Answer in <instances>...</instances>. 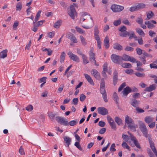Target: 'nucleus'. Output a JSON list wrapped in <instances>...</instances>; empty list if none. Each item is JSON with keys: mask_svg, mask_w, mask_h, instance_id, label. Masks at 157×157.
<instances>
[{"mask_svg": "<svg viewBox=\"0 0 157 157\" xmlns=\"http://www.w3.org/2000/svg\"><path fill=\"white\" fill-rule=\"evenodd\" d=\"M138 122L139 125L140 130L143 133L144 136L146 138H149V137H151L150 134H148L147 130L145 124L142 121L138 120Z\"/></svg>", "mask_w": 157, "mask_h": 157, "instance_id": "obj_1", "label": "nucleus"}, {"mask_svg": "<svg viewBox=\"0 0 157 157\" xmlns=\"http://www.w3.org/2000/svg\"><path fill=\"white\" fill-rule=\"evenodd\" d=\"M75 6H76V5L75 3H73V5H70V10H68L67 12L68 15L72 19H74L75 17L77 16V13L75 8Z\"/></svg>", "mask_w": 157, "mask_h": 157, "instance_id": "obj_2", "label": "nucleus"}, {"mask_svg": "<svg viewBox=\"0 0 157 157\" xmlns=\"http://www.w3.org/2000/svg\"><path fill=\"white\" fill-rule=\"evenodd\" d=\"M94 37L97 41L98 47L99 49H100L101 48V43L98 35L99 32L98 28V26L97 25H95L94 27Z\"/></svg>", "mask_w": 157, "mask_h": 157, "instance_id": "obj_3", "label": "nucleus"}, {"mask_svg": "<svg viewBox=\"0 0 157 157\" xmlns=\"http://www.w3.org/2000/svg\"><path fill=\"white\" fill-rule=\"evenodd\" d=\"M55 119L56 121L61 124L65 126L69 125L67 120L64 117L58 116L56 117Z\"/></svg>", "mask_w": 157, "mask_h": 157, "instance_id": "obj_4", "label": "nucleus"}, {"mask_svg": "<svg viewBox=\"0 0 157 157\" xmlns=\"http://www.w3.org/2000/svg\"><path fill=\"white\" fill-rule=\"evenodd\" d=\"M127 28L124 26L121 27L119 29V30L121 32L119 33V35L123 37H126L127 36H129V32L126 31Z\"/></svg>", "mask_w": 157, "mask_h": 157, "instance_id": "obj_5", "label": "nucleus"}, {"mask_svg": "<svg viewBox=\"0 0 157 157\" xmlns=\"http://www.w3.org/2000/svg\"><path fill=\"white\" fill-rule=\"evenodd\" d=\"M121 63H122L123 60L125 61H130L133 63L136 62V59L134 58L131 57L129 56L126 54H124L122 56H121Z\"/></svg>", "mask_w": 157, "mask_h": 157, "instance_id": "obj_6", "label": "nucleus"}, {"mask_svg": "<svg viewBox=\"0 0 157 157\" xmlns=\"http://www.w3.org/2000/svg\"><path fill=\"white\" fill-rule=\"evenodd\" d=\"M111 59L113 62L118 64H121V56L113 54L111 56Z\"/></svg>", "mask_w": 157, "mask_h": 157, "instance_id": "obj_7", "label": "nucleus"}, {"mask_svg": "<svg viewBox=\"0 0 157 157\" xmlns=\"http://www.w3.org/2000/svg\"><path fill=\"white\" fill-rule=\"evenodd\" d=\"M124 8L123 6L113 4L112 5L111 9L114 12H119L123 10Z\"/></svg>", "mask_w": 157, "mask_h": 157, "instance_id": "obj_8", "label": "nucleus"}, {"mask_svg": "<svg viewBox=\"0 0 157 157\" xmlns=\"http://www.w3.org/2000/svg\"><path fill=\"white\" fill-rule=\"evenodd\" d=\"M68 55L70 59L73 61L77 63L79 62L80 60L78 57L77 56L73 54L72 52H69L68 53Z\"/></svg>", "mask_w": 157, "mask_h": 157, "instance_id": "obj_9", "label": "nucleus"}, {"mask_svg": "<svg viewBox=\"0 0 157 157\" xmlns=\"http://www.w3.org/2000/svg\"><path fill=\"white\" fill-rule=\"evenodd\" d=\"M148 139L150 147L151 148L154 153L155 154V156H157V151L156 150L154 144L152 141L151 137H150L149 136Z\"/></svg>", "mask_w": 157, "mask_h": 157, "instance_id": "obj_10", "label": "nucleus"}, {"mask_svg": "<svg viewBox=\"0 0 157 157\" xmlns=\"http://www.w3.org/2000/svg\"><path fill=\"white\" fill-rule=\"evenodd\" d=\"M100 92L102 95L104 101L106 102H107V94L105 88H100Z\"/></svg>", "mask_w": 157, "mask_h": 157, "instance_id": "obj_11", "label": "nucleus"}, {"mask_svg": "<svg viewBox=\"0 0 157 157\" xmlns=\"http://www.w3.org/2000/svg\"><path fill=\"white\" fill-rule=\"evenodd\" d=\"M98 113L102 115H105L108 113L107 109L104 107H99L98 108Z\"/></svg>", "mask_w": 157, "mask_h": 157, "instance_id": "obj_12", "label": "nucleus"}, {"mask_svg": "<svg viewBox=\"0 0 157 157\" xmlns=\"http://www.w3.org/2000/svg\"><path fill=\"white\" fill-rule=\"evenodd\" d=\"M91 20L88 23H87L86 24L83 25L82 26L84 28L88 29L92 28L94 25V22L93 19L92 17H90Z\"/></svg>", "mask_w": 157, "mask_h": 157, "instance_id": "obj_13", "label": "nucleus"}, {"mask_svg": "<svg viewBox=\"0 0 157 157\" xmlns=\"http://www.w3.org/2000/svg\"><path fill=\"white\" fill-rule=\"evenodd\" d=\"M125 123L127 124L128 126L131 124H134V121L128 115H126L125 119Z\"/></svg>", "mask_w": 157, "mask_h": 157, "instance_id": "obj_14", "label": "nucleus"}, {"mask_svg": "<svg viewBox=\"0 0 157 157\" xmlns=\"http://www.w3.org/2000/svg\"><path fill=\"white\" fill-rule=\"evenodd\" d=\"M94 50V49L93 47L90 48L89 55L90 56L89 59L91 61H92V60H94V59H95V54L93 52Z\"/></svg>", "mask_w": 157, "mask_h": 157, "instance_id": "obj_15", "label": "nucleus"}, {"mask_svg": "<svg viewBox=\"0 0 157 157\" xmlns=\"http://www.w3.org/2000/svg\"><path fill=\"white\" fill-rule=\"evenodd\" d=\"M130 103L132 106L136 108L139 106L140 103V101L136 99H133L131 100Z\"/></svg>", "mask_w": 157, "mask_h": 157, "instance_id": "obj_16", "label": "nucleus"}, {"mask_svg": "<svg viewBox=\"0 0 157 157\" xmlns=\"http://www.w3.org/2000/svg\"><path fill=\"white\" fill-rule=\"evenodd\" d=\"M132 91V90L129 86H127L124 88L122 93L124 96H126L128 94Z\"/></svg>", "mask_w": 157, "mask_h": 157, "instance_id": "obj_17", "label": "nucleus"}, {"mask_svg": "<svg viewBox=\"0 0 157 157\" xmlns=\"http://www.w3.org/2000/svg\"><path fill=\"white\" fill-rule=\"evenodd\" d=\"M91 74L93 75L97 79H99L100 78L99 73L95 69H93L91 71Z\"/></svg>", "mask_w": 157, "mask_h": 157, "instance_id": "obj_18", "label": "nucleus"}, {"mask_svg": "<svg viewBox=\"0 0 157 157\" xmlns=\"http://www.w3.org/2000/svg\"><path fill=\"white\" fill-rule=\"evenodd\" d=\"M113 83L114 85H115L117 83L118 79L117 72L116 70H115L113 73Z\"/></svg>", "mask_w": 157, "mask_h": 157, "instance_id": "obj_19", "label": "nucleus"}, {"mask_svg": "<svg viewBox=\"0 0 157 157\" xmlns=\"http://www.w3.org/2000/svg\"><path fill=\"white\" fill-rule=\"evenodd\" d=\"M64 143L66 144V146L68 147L71 142V139L68 136H65L63 138Z\"/></svg>", "mask_w": 157, "mask_h": 157, "instance_id": "obj_20", "label": "nucleus"}, {"mask_svg": "<svg viewBox=\"0 0 157 157\" xmlns=\"http://www.w3.org/2000/svg\"><path fill=\"white\" fill-rule=\"evenodd\" d=\"M131 140L133 142L134 144L137 148H141L140 144L135 136H131Z\"/></svg>", "mask_w": 157, "mask_h": 157, "instance_id": "obj_21", "label": "nucleus"}, {"mask_svg": "<svg viewBox=\"0 0 157 157\" xmlns=\"http://www.w3.org/2000/svg\"><path fill=\"white\" fill-rule=\"evenodd\" d=\"M157 85L155 84H153L146 87L145 90L147 91L150 92L155 89Z\"/></svg>", "mask_w": 157, "mask_h": 157, "instance_id": "obj_22", "label": "nucleus"}, {"mask_svg": "<svg viewBox=\"0 0 157 157\" xmlns=\"http://www.w3.org/2000/svg\"><path fill=\"white\" fill-rule=\"evenodd\" d=\"M109 40L108 36H106L104 40V45L106 49H108L109 46Z\"/></svg>", "mask_w": 157, "mask_h": 157, "instance_id": "obj_23", "label": "nucleus"}, {"mask_svg": "<svg viewBox=\"0 0 157 157\" xmlns=\"http://www.w3.org/2000/svg\"><path fill=\"white\" fill-rule=\"evenodd\" d=\"M84 75L85 78H86L87 81L91 84L94 85V83L91 77L87 74H84Z\"/></svg>", "mask_w": 157, "mask_h": 157, "instance_id": "obj_24", "label": "nucleus"}, {"mask_svg": "<svg viewBox=\"0 0 157 157\" xmlns=\"http://www.w3.org/2000/svg\"><path fill=\"white\" fill-rule=\"evenodd\" d=\"M113 48L118 50L121 51L123 49V47L118 43H115L113 44Z\"/></svg>", "mask_w": 157, "mask_h": 157, "instance_id": "obj_25", "label": "nucleus"}, {"mask_svg": "<svg viewBox=\"0 0 157 157\" xmlns=\"http://www.w3.org/2000/svg\"><path fill=\"white\" fill-rule=\"evenodd\" d=\"M154 120L153 117L151 116H147L144 118V121L147 123H149L152 122Z\"/></svg>", "mask_w": 157, "mask_h": 157, "instance_id": "obj_26", "label": "nucleus"}, {"mask_svg": "<svg viewBox=\"0 0 157 157\" xmlns=\"http://www.w3.org/2000/svg\"><path fill=\"white\" fill-rule=\"evenodd\" d=\"M137 10H141L145 7V5L144 3H139L136 6Z\"/></svg>", "mask_w": 157, "mask_h": 157, "instance_id": "obj_27", "label": "nucleus"}, {"mask_svg": "<svg viewBox=\"0 0 157 157\" xmlns=\"http://www.w3.org/2000/svg\"><path fill=\"white\" fill-rule=\"evenodd\" d=\"M7 51L6 50H4L0 53V58H4L6 57Z\"/></svg>", "mask_w": 157, "mask_h": 157, "instance_id": "obj_28", "label": "nucleus"}, {"mask_svg": "<svg viewBox=\"0 0 157 157\" xmlns=\"http://www.w3.org/2000/svg\"><path fill=\"white\" fill-rule=\"evenodd\" d=\"M114 120L117 124L119 125L122 124V120L118 117H116L114 118Z\"/></svg>", "mask_w": 157, "mask_h": 157, "instance_id": "obj_29", "label": "nucleus"}, {"mask_svg": "<svg viewBox=\"0 0 157 157\" xmlns=\"http://www.w3.org/2000/svg\"><path fill=\"white\" fill-rule=\"evenodd\" d=\"M145 24L147 25V27L150 29H152L155 27V25L151 23L150 22L148 21H147L145 22Z\"/></svg>", "mask_w": 157, "mask_h": 157, "instance_id": "obj_30", "label": "nucleus"}, {"mask_svg": "<svg viewBox=\"0 0 157 157\" xmlns=\"http://www.w3.org/2000/svg\"><path fill=\"white\" fill-rule=\"evenodd\" d=\"M62 21L60 20H58L57 22H55L54 25V27L56 28H58L61 25Z\"/></svg>", "mask_w": 157, "mask_h": 157, "instance_id": "obj_31", "label": "nucleus"}, {"mask_svg": "<svg viewBox=\"0 0 157 157\" xmlns=\"http://www.w3.org/2000/svg\"><path fill=\"white\" fill-rule=\"evenodd\" d=\"M65 55H66L65 53L64 52H63L61 53L60 57V62L61 63L64 62L65 58Z\"/></svg>", "mask_w": 157, "mask_h": 157, "instance_id": "obj_32", "label": "nucleus"}, {"mask_svg": "<svg viewBox=\"0 0 157 157\" xmlns=\"http://www.w3.org/2000/svg\"><path fill=\"white\" fill-rule=\"evenodd\" d=\"M113 99L116 101V103H118L119 98L117 95V93L115 92H114L113 95Z\"/></svg>", "mask_w": 157, "mask_h": 157, "instance_id": "obj_33", "label": "nucleus"}, {"mask_svg": "<svg viewBox=\"0 0 157 157\" xmlns=\"http://www.w3.org/2000/svg\"><path fill=\"white\" fill-rule=\"evenodd\" d=\"M128 128L132 132H135L136 131V127L134 124H131L128 126Z\"/></svg>", "mask_w": 157, "mask_h": 157, "instance_id": "obj_34", "label": "nucleus"}, {"mask_svg": "<svg viewBox=\"0 0 157 157\" xmlns=\"http://www.w3.org/2000/svg\"><path fill=\"white\" fill-rule=\"evenodd\" d=\"M135 75L137 77L143 78L145 76V75L144 73H141L139 71H136L135 73Z\"/></svg>", "mask_w": 157, "mask_h": 157, "instance_id": "obj_35", "label": "nucleus"}, {"mask_svg": "<svg viewBox=\"0 0 157 157\" xmlns=\"http://www.w3.org/2000/svg\"><path fill=\"white\" fill-rule=\"evenodd\" d=\"M41 12V11H39L38 13H36V16L35 17L34 21L33 22V23H35L38 20L39 18V17L40 16V14Z\"/></svg>", "mask_w": 157, "mask_h": 157, "instance_id": "obj_36", "label": "nucleus"}, {"mask_svg": "<svg viewBox=\"0 0 157 157\" xmlns=\"http://www.w3.org/2000/svg\"><path fill=\"white\" fill-rule=\"evenodd\" d=\"M154 16V14L152 11H150L147 14V17L148 19L152 18Z\"/></svg>", "mask_w": 157, "mask_h": 157, "instance_id": "obj_37", "label": "nucleus"}, {"mask_svg": "<svg viewBox=\"0 0 157 157\" xmlns=\"http://www.w3.org/2000/svg\"><path fill=\"white\" fill-rule=\"evenodd\" d=\"M121 66L125 68H129L132 67L131 64L129 63H124L121 65Z\"/></svg>", "mask_w": 157, "mask_h": 157, "instance_id": "obj_38", "label": "nucleus"}, {"mask_svg": "<svg viewBox=\"0 0 157 157\" xmlns=\"http://www.w3.org/2000/svg\"><path fill=\"white\" fill-rule=\"evenodd\" d=\"M82 58L83 60V62L85 64L89 62L87 60V57L85 55H82Z\"/></svg>", "mask_w": 157, "mask_h": 157, "instance_id": "obj_39", "label": "nucleus"}, {"mask_svg": "<svg viewBox=\"0 0 157 157\" xmlns=\"http://www.w3.org/2000/svg\"><path fill=\"white\" fill-rule=\"evenodd\" d=\"M48 116L50 118V119L52 121H53L54 120V117L56 115V114L53 113H52L49 112L48 113Z\"/></svg>", "mask_w": 157, "mask_h": 157, "instance_id": "obj_40", "label": "nucleus"}, {"mask_svg": "<svg viewBox=\"0 0 157 157\" xmlns=\"http://www.w3.org/2000/svg\"><path fill=\"white\" fill-rule=\"evenodd\" d=\"M121 23V19L119 18L117 20L115 21L113 23V24L115 26H117L120 25Z\"/></svg>", "mask_w": 157, "mask_h": 157, "instance_id": "obj_41", "label": "nucleus"}, {"mask_svg": "<svg viewBox=\"0 0 157 157\" xmlns=\"http://www.w3.org/2000/svg\"><path fill=\"white\" fill-rule=\"evenodd\" d=\"M136 32L138 33L140 35L143 36L145 35V34L144 33L143 30L140 28L136 29Z\"/></svg>", "mask_w": 157, "mask_h": 157, "instance_id": "obj_42", "label": "nucleus"}, {"mask_svg": "<svg viewBox=\"0 0 157 157\" xmlns=\"http://www.w3.org/2000/svg\"><path fill=\"white\" fill-rule=\"evenodd\" d=\"M78 121L77 119H75L70 121L69 123V125L71 126H74L76 125L78 123Z\"/></svg>", "mask_w": 157, "mask_h": 157, "instance_id": "obj_43", "label": "nucleus"}, {"mask_svg": "<svg viewBox=\"0 0 157 157\" xmlns=\"http://www.w3.org/2000/svg\"><path fill=\"white\" fill-rule=\"evenodd\" d=\"M80 38L82 44L84 46L86 45V44L87 43L85 39L82 36H80Z\"/></svg>", "mask_w": 157, "mask_h": 157, "instance_id": "obj_44", "label": "nucleus"}, {"mask_svg": "<svg viewBox=\"0 0 157 157\" xmlns=\"http://www.w3.org/2000/svg\"><path fill=\"white\" fill-rule=\"evenodd\" d=\"M16 7L17 11H20L22 8V4L20 2L18 3L16 5Z\"/></svg>", "mask_w": 157, "mask_h": 157, "instance_id": "obj_45", "label": "nucleus"}, {"mask_svg": "<svg viewBox=\"0 0 157 157\" xmlns=\"http://www.w3.org/2000/svg\"><path fill=\"white\" fill-rule=\"evenodd\" d=\"M147 152L149 156V157H155L153 153H152L150 148H147Z\"/></svg>", "mask_w": 157, "mask_h": 157, "instance_id": "obj_46", "label": "nucleus"}, {"mask_svg": "<svg viewBox=\"0 0 157 157\" xmlns=\"http://www.w3.org/2000/svg\"><path fill=\"white\" fill-rule=\"evenodd\" d=\"M121 145L123 148H125L128 149V150H130V147L127 145V144L125 142H123Z\"/></svg>", "mask_w": 157, "mask_h": 157, "instance_id": "obj_47", "label": "nucleus"}, {"mask_svg": "<svg viewBox=\"0 0 157 157\" xmlns=\"http://www.w3.org/2000/svg\"><path fill=\"white\" fill-rule=\"evenodd\" d=\"M129 39H131L132 38H136V37L133 31H131L129 32Z\"/></svg>", "mask_w": 157, "mask_h": 157, "instance_id": "obj_48", "label": "nucleus"}, {"mask_svg": "<svg viewBox=\"0 0 157 157\" xmlns=\"http://www.w3.org/2000/svg\"><path fill=\"white\" fill-rule=\"evenodd\" d=\"M75 145L80 150L82 151V149L80 144L79 142H76L75 144Z\"/></svg>", "mask_w": 157, "mask_h": 157, "instance_id": "obj_49", "label": "nucleus"}, {"mask_svg": "<svg viewBox=\"0 0 157 157\" xmlns=\"http://www.w3.org/2000/svg\"><path fill=\"white\" fill-rule=\"evenodd\" d=\"M75 28L77 31L79 33L81 34H84L85 33V31L79 27H76Z\"/></svg>", "mask_w": 157, "mask_h": 157, "instance_id": "obj_50", "label": "nucleus"}, {"mask_svg": "<svg viewBox=\"0 0 157 157\" xmlns=\"http://www.w3.org/2000/svg\"><path fill=\"white\" fill-rule=\"evenodd\" d=\"M105 82L104 78H102L101 80L100 87V88H105Z\"/></svg>", "mask_w": 157, "mask_h": 157, "instance_id": "obj_51", "label": "nucleus"}, {"mask_svg": "<svg viewBox=\"0 0 157 157\" xmlns=\"http://www.w3.org/2000/svg\"><path fill=\"white\" fill-rule=\"evenodd\" d=\"M126 86V83L125 82L123 83L119 86L118 89V91L120 92L121 91L122 89Z\"/></svg>", "mask_w": 157, "mask_h": 157, "instance_id": "obj_52", "label": "nucleus"}, {"mask_svg": "<svg viewBox=\"0 0 157 157\" xmlns=\"http://www.w3.org/2000/svg\"><path fill=\"white\" fill-rule=\"evenodd\" d=\"M25 109L28 111H31L33 109V106L32 105H29L25 108Z\"/></svg>", "mask_w": 157, "mask_h": 157, "instance_id": "obj_53", "label": "nucleus"}, {"mask_svg": "<svg viewBox=\"0 0 157 157\" xmlns=\"http://www.w3.org/2000/svg\"><path fill=\"white\" fill-rule=\"evenodd\" d=\"M137 54L139 55H140L143 54V50L139 48H137L136 49Z\"/></svg>", "mask_w": 157, "mask_h": 157, "instance_id": "obj_54", "label": "nucleus"}, {"mask_svg": "<svg viewBox=\"0 0 157 157\" xmlns=\"http://www.w3.org/2000/svg\"><path fill=\"white\" fill-rule=\"evenodd\" d=\"M136 110L139 113H142L144 112V111L143 109L138 107L136 108Z\"/></svg>", "mask_w": 157, "mask_h": 157, "instance_id": "obj_55", "label": "nucleus"}, {"mask_svg": "<svg viewBox=\"0 0 157 157\" xmlns=\"http://www.w3.org/2000/svg\"><path fill=\"white\" fill-rule=\"evenodd\" d=\"M86 98V96L83 94H81L80 96V100L81 101H83Z\"/></svg>", "mask_w": 157, "mask_h": 157, "instance_id": "obj_56", "label": "nucleus"}, {"mask_svg": "<svg viewBox=\"0 0 157 157\" xmlns=\"http://www.w3.org/2000/svg\"><path fill=\"white\" fill-rule=\"evenodd\" d=\"M111 126V128L114 130H116V124L114 122L111 123L109 124Z\"/></svg>", "mask_w": 157, "mask_h": 157, "instance_id": "obj_57", "label": "nucleus"}, {"mask_svg": "<svg viewBox=\"0 0 157 157\" xmlns=\"http://www.w3.org/2000/svg\"><path fill=\"white\" fill-rule=\"evenodd\" d=\"M78 102V98H74L72 101V104L76 105L77 104Z\"/></svg>", "mask_w": 157, "mask_h": 157, "instance_id": "obj_58", "label": "nucleus"}, {"mask_svg": "<svg viewBox=\"0 0 157 157\" xmlns=\"http://www.w3.org/2000/svg\"><path fill=\"white\" fill-rule=\"evenodd\" d=\"M115 145L114 144H112L110 148V151H116V149L115 148Z\"/></svg>", "mask_w": 157, "mask_h": 157, "instance_id": "obj_59", "label": "nucleus"}, {"mask_svg": "<svg viewBox=\"0 0 157 157\" xmlns=\"http://www.w3.org/2000/svg\"><path fill=\"white\" fill-rule=\"evenodd\" d=\"M122 139L125 140V141L128 142L129 139L128 136L127 135L123 134L122 135Z\"/></svg>", "mask_w": 157, "mask_h": 157, "instance_id": "obj_60", "label": "nucleus"}, {"mask_svg": "<svg viewBox=\"0 0 157 157\" xmlns=\"http://www.w3.org/2000/svg\"><path fill=\"white\" fill-rule=\"evenodd\" d=\"M125 50L127 51H132L134 50V48L130 46H127L125 48Z\"/></svg>", "mask_w": 157, "mask_h": 157, "instance_id": "obj_61", "label": "nucleus"}, {"mask_svg": "<svg viewBox=\"0 0 157 157\" xmlns=\"http://www.w3.org/2000/svg\"><path fill=\"white\" fill-rule=\"evenodd\" d=\"M47 78L45 77H44L40 79H39V82H43L44 83H45L46 82V80Z\"/></svg>", "mask_w": 157, "mask_h": 157, "instance_id": "obj_62", "label": "nucleus"}, {"mask_svg": "<svg viewBox=\"0 0 157 157\" xmlns=\"http://www.w3.org/2000/svg\"><path fill=\"white\" fill-rule=\"evenodd\" d=\"M140 94L139 93H137L134 94L132 95V97L135 99L138 98H139Z\"/></svg>", "mask_w": 157, "mask_h": 157, "instance_id": "obj_63", "label": "nucleus"}, {"mask_svg": "<svg viewBox=\"0 0 157 157\" xmlns=\"http://www.w3.org/2000/svg\"><path fill=\"white\" fill-rule=\"evenodd\" d=\"M136 21L139 24H142L143 22V20L142 18H138L136 20Z\"/></svg>", "mask_w": 157, "mask_h": 157, "instance_id": "obj_64", "label": "nucleus"}]
</instances>
